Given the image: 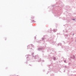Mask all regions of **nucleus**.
<instances>
[{
	"instance_id": "nucleus-1",
	"label": "nucleus",
	"mask_w": 76,
	"mask_h": 76,
	"mask_svg": "<svg viewBox=\"0 0 76 76\" xmlns=\"http://www.w3.org/2000/svg\"><path fill=\"white\" fill-rule=\"evenodd\" d=\"M53 59L54 60H56V58H54Z\"/></svg>"
},
{
	"instance_id": "nucleus-2",
	"label": "nucleus",
	"mask_w": 76,
	"mask_h": 76,
	"mask_svg": "<svg viewBox=\"0 0 76 76\" xmlns=\"http://www.w3.org/2000/svg\"><path fill=\"white\" fill-rule=\"evenodd\" d=\"M72 20H75V19H72Z\"/></svg>"
}]
</instances>
